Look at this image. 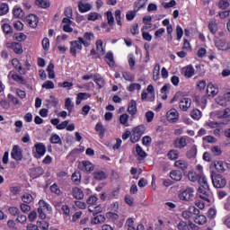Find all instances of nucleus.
I'll use <instances>...</instances> for the list:
<instances>
[{
	"mask_svg": "<svg viewBox=\"0 0 230 230\" xmlns=\"http://www.w3.org/2000/svg\"><path fill=\"white\" fill-rule=\"evenodd\" d=\"M198 182L200 185L198 189L199 198L205 202H211V190H209V184L208 183V178L204 173H199Z\"/></svg>",
	"mask_w": 230,
	"mask_h": 230,
	"instance_id": "1",
	"label": "nucleus"
},
{
	"mask_svg": "<svg viewBox=\"0 0 230 230\" xmlns=\"http://www.w3.org/2000/svg\"><path fill=\"white\" fill-rule=\"evenodd\" d=\"M180 200L183 202H192L195 199V189L191 187H187L178 195Z\"/></svg>",
	"mask_w": 230,
	"mask_h": 230,
	"instance_id": "2",
	"label": "nucleus"
},
{
	"mask_svg": "<svg viewBox=\"0 0 230 230\" xmlns=\"http://www.w3.org/2000/svg\"><path fill=\"white\" fill-rule=\"evenodd\" d=\"M82 40V37H79L76 40L70 41V53L73 57H76V54L84 49V43Z\"/></svg>",
	"mask_w": 230,
	"mask_h": 230,
	"instance_id": "3",
	"label": "nucleus"
},
{
	"mask_svg": "<svg viewBox=\"0 0 230 230\" xmlns=\"http://www.w3.org/2000/svg\"><path fill=\"white\" fill-rule=\"evenodd\" d=\"M212 183L215 188H225L226 184H227V180L224 178V176L220 174L211 173Z\"/></svg>",
	"mask_w": 230,
	"mask_h": 230,
	"instance_id": "4",
	"label": "nucleus"
},
{
	"mask_svg": "<svg viewBox=\"0 0 230 230\" xmlns=\"http://www.w3.org/2000/svg\"><path fill=\"white\" fill-rule=\"evenodd\" d=\"M34 148L35 153H33V155L36 159H40V157L46 155V145H44V143H36Z\"/></svg>",
	"mask_w": 230,
	"mask_h": 230,
	"instance_id": "5",
	"label": "nucleus"
},
{
	"mask_svg": "<svg viewBox=\"0 0 230 230\" xmlns=\"http://www.w3.org/2000/svg\"><path fill=\"white\" fill-rule=\"evenodd\" d=\"M188 139H190V137L188 136H183L181 137L176 138L173 142L174 148L182 150V148H185V146H188Z\"/></svg>",
	"mask_w": 230,
	"mask_h": 230,
	"instance_id": "6",
	"label": "nucleus"
},
{
	"mask_svg": "<svg viewBox=\"0 0 230 230\" xmlns=\"http://www.w3.org/2000/svg\"><path fill=\"white\" fill-rule=\"evenodd\" d=\"M11 157L14 161H22V148L19 146H13L11 151Z\"/></svg>",
	"mask_w": 230,
	"mask_h": 230,
	"instance_id": "7",
	"label": "nucleus"
},
{
	"mask_svg": "<svg viewBox=\"0 0 230 230\" xmlns=\"http://www.w3.org/2000/svg\"><path fill=\"white\" fill-rule=\"evenodd\" d=\"M191 103H193V102L191 101V98H189V97L181 98L179 102L180 111H182L183 112L188 111V109L191 107Z\"/></svg>",
	"mask_w": 230,
	"mask_h": 230,
	"instance_id": "8",
	"label": "nucleus"
},
{
	"mask_svg": "<svg viewBox=\"0 0 230 230\" xmlns=\"http://www.w3.org/2000/svg\"><path fill=\"white\" fill-rule=\"evenodd\" d=\"M179 117V111L175 109H171L166 113V119L169 123H177Z\"/></svg>",
	"mask_w": 230,
	"mask_h": 230,
	"instance_id": "9",
	"label": "nucleus"
},
{
	"mask_svg": "<svg viewBox=\"0 0 230 230\" xmlns=\"http://www.w3.org/2000/svg\"><path fill=\"white\" fill-rule=\"evenodd\" d=\"M94 40V33L93 32H84L83 37H82V42L83 46L84 48H89L91 46V43Z\"/></svg>",
	"mask_w": 230,
	"mask_h": 230,
	"instance_id": "10",
	"label": "nucleus"
},
{
	"mask_svg": "<svg viewBox=\"0 0 230 230\" xmlns=\"http://www.w3.org/2000/svg\"><path fill=\"white\" fill-rule=\"evenodd\" d=\"M215 46L219 51H227V49H230V44L226 40H216Z\"/></svg>",
	"mask_w": 230,
	"mask_h": 230,
	"instance_id": "11",
	"label": "nucleus"
},
{
	"mask_svg": "<svg viewBox=\"0 0 230 230\" xmlns=\"http://www.w3.org/2000/svg\"><path fill=\"white\" fill-rule=\"evenodd\" d=\"M78 169L82 172H93L94 170V164L89 161H83L78 164Z\"/></svg>",
	"mask_w": 230,
	"mask_h": 230,
	"instance_id": "12",
	"label": "nucleus"
},
{
	"mask_svg": "<svg viewBox=\"0 0 230 230\" xmlns=\"http://www.w3.org/2000/svg\"><path fill=\"white\" fill-rule=\"evenodd\" d=\"M181 74L185 78H191L195 75V68L192 65H188L181 69Z\"/></svg>",
	"mask_w": 230,
	"mask_h": 230,
	"instance_id": "13",
	"label": "nucleus"
},
{
	"mask_svg": "<svg viewBox=\"0 0 230 230\" xmlns=\"http://www.w3.org/2000/svg\"><path fill=\"white\" fill-rule=\"evenodd\" d=\"M6 47L9 48V49H13L16 55L22 53V44L19 42H9L6 44Z\"/></svg>",
	"mask_w": 230,
	"mask_h": 230,
	"instance_id": "14",
	"label": "nucleus"
},
{
	"mask_svg": "<svg viewBox=\"0 0 230 230\" xmlns=\"http://www.w3.org/2000/svg\"><path fill=\"white\" fill-rule=\"evenodd\" d=\"M78 10L80 13H87V12H91V10H93V4L80 1L78 3Z\"/></svg>",
	"mask_w": 230,
	"mask_h": 230,
	"instance_id": "15",
	"label": "nucleus"
},
{
	"mask_svg": "<svg viewBox=\"0 0 230 230\" xmlns=\"http://www.w3.org/2000/svg\"><path fill=\"white\" fill-rule=\"evenodd\" d=\"M128 112L130 116H136V114H137V102H136V101H130L128 107Z\"/></svg>",
	"mask_w": 230,
	"mask_h": 230,
	"instance_id": "16",
	"label": "nucleus"
},
{
	"mask_svg": "<svg viewBox=\"0 0 230 230\" xmlns=\"http://www.w3.org/2000/svg\"><path fill=\"white\" fill-rule=\"evenodd\" d=\"M27 22L31 28H37V24H39V18L35 14H30L27 16Z\"/></svg>",
	"mask_w": 230,
	"mask_h": 230,
	"instance_id": "17",
	"label": "nucleus"
},
{
	"mask_svg": "<svg viewBox=\"0 0 230 230\" xmlns=\"http://www.w3.org/2000/svg\"><path fill=\"white\" fill-rule=\"evenodd\" d=\"M105 216L97 215L93 218L91 219L92 226H98V224H105Z\"/></svg>",
	"mask_w": 230,
	"mask_h": 230,
	"instance_id": "18",
	"label": "nucleus"
},
{
	"mask_svg": "<svg viewBox=\"0 0 230 230\" xmlns=\"http://www.w3.org/2000/svg\"><path fill=\"white\" fill-rule=\"evenodd\" d=\"M89 98H91V93H77L75 103L76 105H80L84 100H89Z\"/></svg>",
	"mask_w": 230,
	"mask_h": 230,
	"instance_id": "19",
	"label": "nucleus"
},
{
	"mask_svg": "<svg viewBox=\"0 0 230 230\" xmlns=\"http://www.w3.org/2000/svg\"><path fill=\"white\" fill-rule=\"evenodd\" d=\"M207 93L208 96H217L218 94V87L213 84H208L207 86Z\"/></svg>",
	"mask_w": 230,
	"mask_h": 230,
	"instance_id": "20",
	"label": "nucleus"
},
{
	"mask_svg": "<svg viewBox=\"0 0 230 230\" xmlns=\"http://www.w3.org/2000/svg\"><path fill=\"white\" fill-rule=\"evenodd\" d=\"M72 193L74 199H76L77 200H82V199H84V190L78 187L73 188Z\"/></svg>",
	"mask_w": 230,
	"mask_h": 230,
	"instance_id": "21",
	"label": "nucleus"
},
{
	"mask_svg": "<svg viewBox=\"0 0 230 230\" xmlns=\"http://www.w3.org/2000/svg\"><path fill=\"white\" fill-rule=\"evenodd\" d=\"M13 17L16 19H22L24 17V11L18 5L14 6L13 9Z\"/></svg>",
	"mask_w": 230,
	"mask_h": 230,
	"instance_id": "22",
	"label": "nucleus"
},
{
	"mask_svg": "<svg viewBox=\"0 0 230 230\" xmlns=\"http://www.w3.org/2000/svg\"><path fill=\"white\" fill-rule=\"evenodd\" d=\"M160 75H161V65H159V63H156L153 70V80L155 82H157V80H159Z\"/></svg>",
	"mask_w": 230,
	"mask_h": 230,
	"instance_id": "23",
	"label": "nucleus"
},
{
	"mask_svg": "<svg viewBox=\"0 0 230 230\" xmlns=\"http://www.w3.org/2000/svg\"><path fill=\"white\" fill-rule=\"evenodd\" d=\"M39 206L38 209H40V211H51V206L44 199L39 201Z\"/></svg>",
	"mask_w": 230,
	"mask_h": 230,
	"instance_id": "24",
	"label": "nucleus"
},
{
	"mask_svg": "<svg viewBox=\"0 0 230 230\" xmlns=\"http://www.w3.org/2000/svg\"><path fill=\"white\" fill-rule=\"evenodd\" d=\"M93 179L96 181H105L107 179V173L103 171H95L93 172Z\"/></svg>",
	"mask_w": 230,
	"mask_h": 230,
	"instance_id": "25",
	"label": "nucleus"
},
{
	"mask_svg": "<svg viewBox=\"0 0 230 230\" xmlns=\"http://www.w3.org/2000/svg\"><path fill=\"white\" fill-rule=\"evenodd\" d=\"M170 177L172 181H181L182 180V172L181 171H171Z\"/></svg>",
	"mask_w": 230,
	"mask_h": 230,
	"instance_id": "26",
	"label": "nucleus"
},
{
	"mask_svg": "<svg viewBox=\"0 0 230 230\" xmlns=\"http://www.w3.org/2000/svg\"><path fill=\"white\" fill-rule=\"evenodd\" d=\"M214 166L216 168V170L217 172H219L220 173L226 172V163L222 162V161H217L214 163Z\"/></svg>",
	"mask_w": 230,
	"mask_h": 230,
	"instance_id": "27",
	"label": "nucleus"
},
{
	"mask_svg": "<svg viewBox=\"0 0 230 230\" xmlns=\"http://www.w3.org/2000/svg\"><path fill=\"white\" fill-rule=\"evenodd\" d=\"M8 78H12L14 82H17V84H24V78L22 76H20L17 74H12V72L9 73Z\"/></svg>",
	"mask_w": 230,
	"mask_h": 230,
	"instance_id": "28",
	"label": "nucleus"
},
{
	"mask_svg": "<svg viewBox=\"0 0 230 230\" xmlns=\"http://www.w3.org/2000/svg\"><path fill=\"white\" fill-rule=\"evenodd\" d=\"M208 30H209L210 33H212L213 35H215V33H217V31H218V26L217 25V21H215V20L209 21Z\"/></svg>",
	"mask_w": 230,
	"mask_h": 230,
	"instance_id": "29",
	"label": "nucleus"
},
{
	"mask_svg": "<svg viewBox=\"0 0 230 230\" xmlns=\"http://www.w3.org/2000/svg\"><path fill=\"white\" fill-rule=\"evenodd\" d=\"M49 141L52 143V145H62V138H60V136L57 135L56 133L51 134Z\"/></svg>",
	"mask_w": 230,
	"mask_h": 230,
	"instance_id": "30",
	"label": "nucleus"
},
{
	"mask_svg": "<svg viewBox=\"0 0 230 230\" xmlns=\"http://www.w3.org/2000/svg\"><path fill=\"white\" fill-rule=\"evenodd\" d=\"M122 78L126 80V82H134L136 80V75L128 71L122 72Z\"/></svg>",
	"mask_w": 230,
	"mask_h": 230,
	"instance_id": "31",
	"label": "nucleus"
},
{
	"mask_svg": "<svg viewBox=\"0 0 230 230\" xmlns=\"http://www.w3.org/2000/svg\"><path fill=\"white\" fill-rule=\"evenodd\" d=\"M174 165L176 168H180V170H182L184 172L188 169V163L184 160H178L174 163Z\"/></svg>",
	"mask_w": 230,
	"mask_h": 230,
	"instance_id": "32",
	"label": "nucleus"
},
{
	"mask_svg": "<svg viewBox=\"0 0 230 230\" xmlns=\"http://www.w3.org/2000/svg\"><path fill=\"white\" fill-rule=\"evenodd\" d=\"M194 222L199 226H204V224L208 222V217H206L204 215H199L194 218Z\"/></svg>",
	"mask_w": 230,
	"mask_h": 230,
	"instance_id": "33",
	"label": "nucleus"
},
{
	"mask_svg": "<svg viewBox=\"0 0 230 230\" xmlns=\"http://www.w3.org/2000/svg\"><path fill=\"white\" fill-rule=\"evenodd\" d=\"M145 130H146V127L141 124L133 128L132 132H136L137 135L140 136V137L145 134Z\"/></svg>",
	"mask_w": 230,
	"mask_h": 230,
	"instance_id": "34",
	"label": "nucleus"
},
{
	"mask_svg": "<svg viewBox=\"0 0 230 230\" xmlns=\"http://www.w3.org/2000/svg\"><path fill=\"white\" fill-rule=\"evenodd\" d=\"M105 60L111 67H114V54L108 52L105 56Z\"/></svg>",
	"mask_w": 230,
	"mask_h": 230,
	"instance_id": "35",
	"label": "nucleus"
},
{
	"mask_svg": "<svg viewBox=\"0 0 230 230\" xmlns=\"http://www.w3.org/2000/svg\"><path fill=\"white\" fill-rule=\"evenodd\" d=\"M106 217L111 222H118L119 220V215L114 213V212H108L106 213Z\"/></svg>",
	"mask_w": 230,
	"mask_h": 230,
	"instance_id": "36",
	"label": "nucleus"
},
{
	"mask_svg": "<svg viewBox=\"0 0 230 230\" xmlns=\"http://www.w3.org/2000/svg\"><path fill=\"white\" fill-rule=\"evenodd\" d=\"M13 40H17L18 42H24L27 39L26 34L22 32L14 33L13 36Z\"/></svg>",
	"mask_w": 230,
	"mask_h": 230,
	"instance_id": "37",
	"label": "nucleus"
},
{
	"mask_svg": "<svg viewBox=\"0 0 230 230\" xmlns=\"http://www.w3.org/2000/svg\"><path fill=\"white\" fill-rule=\"evenodd\" d=\"M96 132H99V136L101 137H103L105 136V128L103 127V124L102 122H98L95 126Z\"/></svg>",
	"mask_w": 230,
	"mask_h": 230,
	"instance_id": "38",
	"label": "nucleus"
},
{
	"mask_svg": "<svg viewBox=\"0 0 230 230\" xmlns=\"http://www.w3.org/2000/svg\"><path fill=\"white\" fill-rule=\"evenodd\" d=\"M96 50L100 53V55H105V49H103V41L102 40H98L95 42Z\"/></svg>",
	"mask_w": 230,
	"mask_h": 230,
	"instance_id": "39",
	"label": "nucleus"
},
{
	"mask_svg": "<svg viewBox=\"0 0 230 230\" xmlns=\"http://www.w3.org/2000/svg\"><path fill=\"white\" fill-rule=\"evenodd\" d=\"M148 0H138L137 2L135 3V9L136 12H139V10H141V8H145L146 3Z\"/></svg>",
	"mask_w": 230,
	"mask_h": 230,
	"instance_id": "40",
	"label": "nucleus"
},
{
	"mask_svg": "<svg viewBox=\"0 0 230 230\" xmlns=\"http://www.w3.org/2000/svg\"><path fill=\"white\" fill-rule=\"evenodd\" d=\"M190 116L193 119H200L202 118V111H200L199 109H195L190 112Z\"/></svg>",
	"mask_w": 230,
	"mask_h": 230,
	"instance_id": "41",
	"label": "nucleus"
},
{
	"mask_svg": "<svg viewBox=\"0 0 230 230\" xmlns=\"http://www.w3.org/2000/svg\"><path fill=\"white\" fill-rule=\"evenodd\" d=\"M109 26H114V15L112 12L108 11L105 13Z\"/></svg>",
	"mask_w": 230,
	"mask_h": 230,
	"instance_id": "42",
	"label": "nucleus"
},
{
	"mask_svg": "<svg viewBox=\"0 0 230 230\" xmlns=\"http://www.w3.org/2000/svg\"><path fill=\"white\" fill-rule=\"evenodd\" d=\"M22 200L25 204H30V202H33V196L31 194H30V193H24L22 196Z\"/></svg>",
	"mask_w": 230,
	"mask_h": 230,
	"instance_id": "43",
	"label": "nucleus"
},
{
	"mask_svg": "<svg viewBox=\"0 0 230 230\" xmlns=\"http://www.w3.org/2000/svg\"><path fill=\"white\" fill-rule=\"evenodd\" d=\"M197 156V146H193L188 152L187 157L189 159H193V157Z\"/></svg>",
	"mask_w": 230,
	"mask_h": 230,
	"instance_id": "44",
	"label": "nucleus"
},
{
	"mask_svg": "<svg viewBox=\"0 0 230 230\" xmlns=\"http://www.w3.org/2000/svg\"><path fill=\"white\" fill-rule=\"evenodd\" d=\"M167 156L172 161H175V159H179V151L172 149V150L169 151Z\"/></svg>",
	"mask_w": 230,
	"mask_h": 230,
	"instance_id": "45",
	"label": "nucleus"
},
{
	"mask_svg": "<svg viewBox=\"0 0 230 230\" xmlns=\"http://www.w3.org/2000/svg\"><path fill=\"white\" fill-rule=\"evenodd\" d=\"M188 179L190 181V182H195L199 181V174L193 171H190L188 173Z\"/></svg>",
	"mask_w": 230,
	"mask_h": 230,
	"instance_id": "46",
	"label": "nucleus"
},
{
	"mask_svg": "<svg viewBox=\"0 0 230 230\" xmlns=\"http://www.w3.org/2000/svg\"><path fill=\"white\" fill-rule=\"evenodd\" d=\"M119 123L124 127H128V115L127 113L120 115Z\"/></svg>",
	"mask_w": 230,
	"mask_h": 230,
	"instance_id": "47",
	"label": "nucleus"
},
{
	"mask_svg": "<svg viewBox=\"0 0 230 230\" xmlns=\"http://www.w3.org/2000/svg\"><path fill=\"white\" fill-rule=\"evenodd\" d=\"M137 13V11H136V9L134 8L133 11H128L126 13V19L127 21H134V19H136V15Z\"/></svg>",
	"mask_w": 230,
	"mask_h": 230,
	"instance_id": "48",
	"label": "nucleus"
},
{
	"mask_svg": "<svg viewBox=\"0 0 230 230\" xmlns=\"http://www.w3.org/2000/svg\"><path fill=\"white\" fill-rule=\"evenodd\" d=\"M128 91H129V93H134V91H141V85L137 83H133L129 84Z\"/></svg>",
	"mask_w": 230,
	"mask_h": 230,
	"instance_id": "49",
	"label": "nucleus"
},
{
	"mask_svg": "<svg viewBox=\"0 0 230 230\" xmlns=\"http://www.w3.org/2000/svg\"><path fill=\"white\" fill-rule=\"evenodd\" d=\"M136 152L139 157H142V159H145V157H146V152H145V150H143V147L139 145H137Z\"/></svg>",
	"mask_w": 230,
	"mask_h": 230,
	"instance_id": "50",
	"label": "nucleus"
},
{
	"mask_svg": "<svg viewBox=\"0 0 230 230\" xmlns=\"http://www.w3.org/2000/svg\"><path fill=\"white\" fill-rule=\"evenodd\" d=\"M176 227L178 230H190V226L184 221H180Z\"/></svg>",
	"mask_w": 230,
	"mask_h": 230,
	"instance_id": "51",
	"label": "nucleus"
},
{
	"mask_svg": "<svg viewBox=\"0 0 230 230\" xmlns=\"http://www.w3.org/2000/svg\"><path fill=\"white\" fill-rule=\"evenodd\" d=\"M50 191L52 193H55L56 195H62V190H60L58 185H57V183H54L50 186Z\"/></svg>",
	"mask_w": 230,
	"mask_h": 230,
	"instance_id": "52",
	"label": "nucleus"
},
{
	"mask_svg": "<svg viewBox=\"0 0 230 230\" xmlns=\"http://www.w3.org/2000/svg\"><path fill=\"white\" fill-rule=\"evenodd\" d=\"M12 64H13V67L16 69V71H18L19 73H21V71H22V66H21L19 59L13 58L12 60Z\"/></svg>",
	"mask_w": 230,
	"mask_h": 230,
	"instance_id": "53",
	"label": "nucleus"
},
{
	"mask_svg": "<svg viewBox=\"0 0 230 230\" xmlns=\"http://www.w3.org/2000/svg\"><path fill=\"white\" fill-rule=\"evenodd\" d=\"M181 217L185 220H189V218H191V217H193V214L191 213V208H190V207H189V208L187 210H184L181 213Z\"/></svg>",
	"mask_w": 230,
	"mask_h": 230,
	"instance_id": "54",
	"label": "nucleus"
},
{
	"mask_svg": "<svg viewBox=\"0 0 230 230\" xmlns=\"http://www.w3.org/2000/svg\"><path fill=\"white\" fill-rule=\"evenodd\" d=\"M36 4L40 6V8H48L49 2H48V0H36Z\"/></svg>",
	"mask_w": 230,
	"mask_h": 230,
	"instance_id": "55",
	"label": "nucleus"
},
{
	"mask_svg": "<svg viewBox=\"0 0 230 230\" xmlns=\"http://www.w3.org/2000/svg\"><path fill=\"white\" fill-rule=\"evenodd\" d=\"M93 82H95V84H97V85L99 86L100 89H102L103 87V85H105V80L102 77L94 76Z\"/></svg>",
	"mask_w": 230,
	"mask_h": 230,
	"instance_id": "56",
	"label": "nucleus"
},
{
	"mask_svg": "<svg viewBox=\"0 0 230 230\" xmlns=\"http://www.w3.org/2000/svg\"><path fill=\"white\" fill-rule=\"evenodd\" d=\"M142 145H144V146H150V145H152V137L150 136L143 137Z\"/></svg>",
	"mask_w": 230,
	"mask_h": 230,
	"instance_id": "57",
	"label": "nucleus"
},
{
	"mask_svg": "<svg viewBox=\"0 0 230 230\" xmlns=\"http://www.w3.org/2000/svg\"><path fill=\"white\" fill-rule=\"evenodd\" d=\"M126 227L127 230H136V226H134V219L128 218L126 221Z\"/></svg>",
	"mask_w": 230,
	"mask_h": 230,
	"instance_id": "58",
	"label": "nucleus"
},
{
	"mask_svg": "<svg viewBox=\"0 0 230 230\" xmlns=\"http://www.w3.org/2000/svg\"><path fill=\"white\" fill-rule=\"evenodd\" d=\"M99 18H100V14L96 12L90 13L87 17L88 21H93V22L98 21Z\"/></svg>",
	"mask_w": 230,
	"mask_h": 230,
	"instance_id": "59",
	"label": "nucleus"
},
{
	"mask_svg": "<svg viewBox=\"0 0 230 230\" xmlns=\"http://www.w3.org/2000/svg\"><path fill=\"white\" fill-rule=\"evenodd\" d=\"M2 30L5 35H10L12 33V26L8 23H4L2 25Z\"/></svg>",
	"mask_w": 230,
	"mask_h": 230,
	"instance_id": "60",
	"label": "nucleus"
},
{
	"mask_svg": "<svg viewBox=\"0 0 230 230\" xmlns=\"http://www.w3.org/2000/svg\"><path fill=\"white\" fill-rule=\"evenodd\" d=\"M43 89H55V83L53 81H45L42 84Z\"/></svg>",
	"mask_w": 230,
	"mask_h": 230,
	"instance_id": "61",
	"label": "nucleus"
},
{
	"mask_svg": "<svg viewBox=\"0 0 230 230\" xmlns=\"http://www.w3.org/2000/svg\"><path fill=\"white\" fill-rule=\"evenodd\" d=\"M115 19H116L118 26H122V23H121V11L120 10H116L115 11Z\"/></svg>",
	"mask_w": 230,
	"mask_h": 230,
	"instance_id": "62",
	"label": "nucleus"
},
{
	"mask_svg": "<svg viewBox=\"0 0 230 230\" xmlns=\"http://www.w3.org/2000/svg\"><path fill=\"white\" fill-rule=\"evenodd\" d=\"M8 13V4H0V15H6Z\"/></svg>",
	"mask_w": 230,
	"mask_h": 230,
	"instance_id": "63",
	"label": "nucleus"
},
{
	"mask_svg": "<svg viewBox=\"0 0 230 230\" xmlns=\"http://www.w3.org/2000/svg\"><path fill=\"white\" fill-rule=\"evenodd\" d=\"M230 117V107L225 109L219 113V118H229Z\"/></svg>",
	"mask_w": 230,
	"mask_h": 230,
	"instance_id": "64",
	"label": "nucleus"
}]
</instances>
